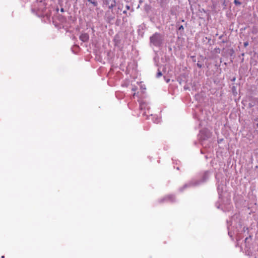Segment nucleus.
<instances>
[{"mask_svg": "<svg viewBox=\"0 0 258 258\" xmlns=\"http://www.w3.org/2000/svg\"><path fill=\"white\" fill-rule=\"evenodd\" d=\"M151 42L154 45L157 46L160 44L161 36L159 33H155L150 38Z\"/></svg>", "mask_w": 258, "mask_h": 258, "instance_id": "1", "label": "nucleus"}, {"mask_svg": "<svg viewBox=\"0 0 258 258\" xmlns=\"http://www.w3.org/2000/svg\"><path fill=\"white\" fill-rule=\"evenodd\" d=\"M140 108L141 110H147V111H145L143 113V114H145L146 115H152V113H150L149 112V108L148 106V104L145 102H141L140 103Z\"/></svg>", "mask_w": 258, "mask_h": 258, "instance_id": "2", "label": "nucleus"}, {"mask_svg": "<svg viewBox=\"0 0 258 258\" xmlns=\"http://www.w3.org/2000/svg\"><path fill=\"white\" fill-rule=\"evenodd\" d=\"M103 6H108L109 9H112L113 7H114L116 5V2L115 0H113L112 3L111 5H109V0H103Z\"/></svg>", "mask_w": 258, "mask_h": 258, "instance_id": "3", "label": "nucleus"}, {"mask_svg": "<svg viewBox=\"0 0 258 258\" xmlns=\"http://www.w3.org/2000/svg\"><path fill=\"white\" fill-rule=\"evenodd\" d=\"M89 35L87 33L82 34L80 36V39L83 42H86L89 40Z\"/></svg>", "mask_w": 258, "mask_h": 258, "instance_id": "4", "label": "nucleus"}, {"mask_svg": "<svg viewBox=\"0 0 258 258\" xmlns=\"http://www.w3.org/2000/svg\"><path fill=\"white\" fill-rule=\"evenodd\" d=\"M234 3L236 5V6H239L241 4V3L240 2H239V1L238 0H234Z\"/></svg>", "mask_w": 258, "mask_h": 258, "instance_id": "5", "label": "nucleus"}, {"mask_svg": "<svg viewBox=\"0 0 258 258\" xmlns=\"http://www.w3.org/2000/svg\"><path fill=\"white\" fill-rule=\"evenodd\" d=\"M88 2H90L91 4H92L94 6H97V3L95 1H92L91 0H88Z\"/></svg>", "mask_w": 258, "mask_h": 258, "instance_id": "6", "label": "nucleus"}, {"mask_svg": "<svg viewBox=\"0 0 258 258\" xmlns=\"http://www.w3.org/2000/svg\"><path fill=\"white\" fill-rule=\"evenodd\" d=\"M162 75V73L160 71H159L158 73H157V77H160Z\"/></svg>", "mask_w": 258, "mask_h": 258, "instance_id": "7", "label": "nucleus"}, {"mask_svg": "<svg viewBox=\"0 0 258 258\" xmlns=\"http://www.w3.org/2000/svg\"><path fill=\"white\" fill-rule=\"evenodd\" d=\"M197 66H198L199 68H202V65L201 63H200L199 62H198V63H197Z\"/></svg>", "mask_w": 258, "mask_h": 258, "instance_id": "8", "label": "nucleus"}, {"mask_svg": "<svg viewBox=\"0 0 258 258\" xmlns=\"http://www.w3.org/2000/svg\"><path fill=\"white\" fill-rule=\"evenodd\" d=\"M248 45V43L247 42H246L244 43V46L245 47H246Z\"/></svg>", "mask_w": 258, "mask_h": 258, "instance_id": "9", "label": "nucleus"}, {"mask_svg": "<svg viewBox=\"0 0 258 258\" xmlns=\"http://www.w3.org/2000/svg\"><path fill=\"white\" fill-rule=\"evenodd\" d=\"M181 29H183V27L182 25H181L179 28V30H181Z\"/></svg>", "mask_w": 258, "mask_h": 258, "instance_id": "10", "label": "nucleus"}, {"mask_svg": "<svg viewBox=\"0 0 258 258\" xmlns=\"http://www.w3.org/2000/svg\"><path fill=\"white\" fill-rule=\"evenodd\" d=\"M61 12H63V9H61Z\"/></svg>", "mask_w": 258, "mask_h": 258, "instance_id": "11", "label": "nucleus"}, {"mask_svg": "<svg viewBox=\"0 0 258 258\" xmlns=\"http://www.w3.org/2000/svg\"><path fill=\"white\" fill-rule=\"evenodd\" d=\"M129 8H130L129 6H127V9H129Z\"/></svg>", "mask_w": 258, "mask_h": 258, "instance_id": "12", "label": "nucleus"}, {"mask_svg": "<svg viewBox=\"0 0 258 258\" xmlns=\"http://www.w3.org/2000/svg\"><path fill=\"white\" fill-rule=\"evenodd\" d=\"M256 126L258 127V123H257Z\"/></svg>", "mask_w": 258, "mask_h": 258, "instance_id": "13", "label": "nucleus"}]
</instances>
